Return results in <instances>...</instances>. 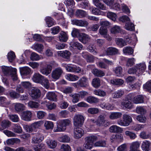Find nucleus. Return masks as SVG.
<instances>
[{"label": "nucleus", "mask_w": 151, "mask_h": 151, "mask_svg": "<svg viewBox=\"0 0 151 151\" xmlns=\"http://www.w3.org/2000/svg\"><path fill=\"white\" fill-rule=\"evenodd\" d=\"M58 64L54 61H51L46 65V66L40 70V72L42 74L47 76L51 73L52 68L57 67Z\"/></svg>", "instance_id": "obj_1"}, {"label": "nucleus", "mask_w": 151, "mask_h": 151, "mask_svg": "<svg viewBox=\"0 0 151 151\" xmlns=\"http://www.w3.org/2000/svg\"><path fill=\"white\" fill-rule=\"evenodd\" d=\"M71 124L70 121L68 119L62 120L59 122L57 127H55L54 131L55 132L64 131L66 129V126Z\"/></svg>", "instance_id": "obj_2"}, {"label": "nucleus", "mask_w": 151, "mask_h": 151, "mask_svg": "<svg viewBox=\"0 0 151 151\" xmlns=\"http://www.w3.org/2000/svg\"><path fill=\"white\" fill-rule=\"evenodd\" d=\"M98 139L97 137L92 135L86 137L85 139V142L84 145V147L87 149H90L93 146L94 142Z\"/></svg>", "instance_id": "obj_3"}, {"label": "nucleus", "mask_w": 151, "mask_h": 151, "mask_svg": "<svg viewBox=\"0 0 151 151\" xmlns=\"http://www.w3.org/2000/svg\"><path fill=\"white\" fill-rule=\"evenodd\" d=\"M134 96L133 93L129 94L127 96L128 99L123 100L121 102V105L124 108L130 109L132 107V104L131 101V100Z\"/></svg>", "instance_id": "obj_4"}, {"label": "nucleus", "mask_w": 151, "mask_h": 151, "mask_svg": "<svg viewBox=\"0 0 151 151\" xmlns=\"http://www.w3.org/2000/svg\"><path fill=\"white\" fill-rule=\"evenodd\" d=\"M62 66L65 67L66 70L69 72L79 73L81 70L80 68L76 65L63 64Z\"/></svg>", "instance_id": "obj_5"}, {"label": "nucleus", "mask_w": 151, "mask_h": 151, "mask_svg": "<svg viewBox=\"0 0 151 151\" xmlns=\"http://www.w3.org/2000/svg\"><path fill=\"white\" fill-rule=\"evenodd\" d=\"M63 71L60 67L57 68L53 70L51 75L54 81L58 79L63 74Z\"/></svg>", "instance_id": "obj_6"}, {"label": "nucleus", "mask_w": 151, "mask_h": 151, "mask_svg": "<svg viewBox=\"0 0 151 151\" xmlns=\"http://www.w3.org/2000/svg\"><path fill=\"white\" fill-rule=\"evenodd\" d=\"M84 119L83 116L81 114H77L73 119L74 125L75 126H81L83 124Z\"/></svg>", "instance_id": "obj_7"}, {"label": "nucleus", "mask_w": 151, "mask_h": 151, "mask_svg": "<svg viewBox=\"0 0 151 151\" xmlns=\"http://www.w3.org/2000/svg\"><path fill=\"white\" fill-rule=\"evenodd\" d=\"M99 32L101 35L108 41H110L111 40V37L108 33V30L106 27L101 26L99 28Z\"/></svg>", "instance_id": "obj_8"}, {"label": "nucleus", "mask_w": 151, "mask_h": 151, "mask_svg": "<svg viewBox=\"0 0 151 151\" xmlns=\"http://www.w3.org/2000/svg\"><path fill=\"white\" fill-rule=\"evenodd\" d=\"M71 23L73 25L82 27H86L88 24V22L86 21L76 19H71Z\"/></svg>", "instance_id": "obj_9"}, {"label": "nucleus", "mask_w": 151, "mask_h": 151, "mask_svg": "<svg viewBox=\"0 0 151 151\" xmlns=\"http://www.w3.org/2000/svg\"><path fill=\"white\" fill-rule=\"evenodd\" d=\"M44 138V136L42 134L37 133L32 137V142L34 144L39 143L43 140Z\"/></svg>", "instance_id": "obj_10"}, {"label": "nucleus", "mask_w": 151, "mask_h": 151, "mask_svg": "<svg viewBox=\"0 0 151 151\" xmlns=\"http://www.w3.org/2000/svg\"><path fill=\"white\" fill-rule=\"evenodd\" d=\"M74 137L76 139L81 138L83 135L84 131L83 129L79 128H75L74 130Z\"/></svg>", "instance_id": "obj_11"}, {"label": "nucleus", "mask_w": 151, "mask_h": 151, "mask_svg": "<svg viewBox=\"0 0 151 151\" xmlns=\"http://www.w3.org/2000/svg\"><path fill=\"white\" fill-rule=\"evenodd\" d=\"M135 66L137 69V72L139 74H142L146 69V64L144 62L136 64Z\"/></svg>", "instance_id": "obj_12"}, {"label": "nucleus", "mask_w": 151, "mask_h": 151, "mask_svg": "<svg viewBox=\"0 0 151 151\" xmlns=\"http://www.w3.org/2000/svg\"><path fill=\"white\" fill-rule=\"evenodd\" d=\"M90 40L89 36L84 33H81L80 35L78 40L82 43L85 44L88 42Z\"/></svg>", "instance_id": "obj_13"}, {"label": "nucleus", "mask_w": 151, "mask_h": 151, "mask_svg": "<svg viewBox=\"0 0 151 151\" xmlns=\"http://www.w3.org/2000/svg\"><path fill=\"white\" fill-rule=\"evenodd\" d=\"M58 56L61 57L63 58L67 59L70 58L71 55L70 52L68 50L58 51L57 52Z\"/></svg>", "instance_id": "obj_14"}, {"label": "nucleus", "mask_w": 151, "mask_h": 151, "mask_svg": "<svg viewBox=\"0 0 151 151\" xmlns=\"http://www.w3.org/2000/svg\"><path fill=\"white\" fill-rule=\"evenodd\" d=\"M20 72L22 76L29 75L31 73V69L28 67L25 66L19 68Z\"/></svg>", "instance_id": "obj_15"}, {"label": "nucleus", "mask_w": 151, "mask_h": 151, "mask_svg": "<svg viewBox=\"0 0 151 151\" xmlns=\"http://www.w3.org/2000/svg\"><path fill=\"white\" fill-rule=\"evenodd\" d=\"M41 92L39 89L37 88H34L31 91V96L33 99H36L40 96Z\"/></svg>", "instance_id": "obj_16"}, {"label": "nucleus", "mask_w": 151, "mask_h": 151, "mask_svg": "<svg viewBox=\"0 0 151 151\" xmlns=\"http://www.w3.org/2000/svg\"><path fill=\"white\" fill-rule=\"evenodd\" d=\"M44 77V76L41 75L40 74L36 73L33 75L32 78V79L34 82L40 83Z\"/></svg>", "instance_id": "obj_17"}, {"label": "nucleus", "mask_w": 151, "mask_h": 151, "mask_svg": "<svg viewBox=\"0 0 151 151\" xmlns=\"http://www.w3.org/2000/svg\"><path fill=\"white\" fill-rule=\"evenodd\" d=\"M106 52L107 55H115L118 53V50L115 47H110L106 49Z\"/></svg>", "instance_id": "obj_18"}, {"label": "nucleus", "mask_w": 151, "mask_h": 151, "mask_svg": "<svg viewBox=\"0 0 151 151\" xmlns=\"http://www.w3.org/2000/svg\"><path fill=\"white\" fill-rule=\"evenodd\" d=\"M124 94V90L119 89L114 92L112 94L114 98H119L123 96Z\"/></svg>", "instance_id": "obj_19"}, {"label": "nucleus", "mask_w": 151, "mask_h": 151, "mask_svg": "<svg viewBox=\"0 0 151 151\" xmlns=\"http://www.w3.org/2000/svg\"><path fill=\"white\" fill-rule=\"evenodd\" d=\"M86 101L91 104H96L99 102V99L93 96H90L87 97Z\"/></svg>", "instance_id": "obj_20"}, {"label": "nucleus", "mask_w": 151, "mask_h": 151, "mask_svg": "<svg viewBox=\"0 0 151 151\" xmlns=\"http://www.w3.org/2000/svg\"><path fill=\"white\" fill-rule=\"evenodd\" d=\"M122 31V29L121 27L117 25L113 26L110 29V32L113 34H116L120 33Z\"/></svg>", "instance_id": "obj_21"}, {"label": "nucleus", "mask_w": 151, "mask_h": 151, "mask_svg": "<svg viewBox=\"0 0 151 151\" xmlns=\"http://www.w3.org/2000/svg\"><path fill=\"white\" fill-rule=\"evenodd\" d=\"M109 131L112 133H121L123 131L122 129L116 125H113L109 129Z\"/></svg>", "instance_id": "obj_22"}, {"label": "nucleus", "mask_w": 151, "mask_h": 151, "mask_svg": "<svg viewBox=\"0 0 151 151\" xmlns=\"http://www.w3.org/2000/svg\"><path fill=\"white\" fill-rule=\"evenodd\" d=\"M65 77L68 80L72 81H76L79 78V77L78 76L70 73L66 74Z\"/></svg>", "instance_id": "obj_23"}, {"label": "nucleus", "mask_w": 151, "mask_h": 151, "mask_svg": "<svg viewBox=\"0 0 151 151\" xmlns=\"http://www.w3.org/2000/svg\"><path fill=\"white\" fill-rule=\"evenodd\" d=\"M140 145V143L137 141L132 142L130 146V150L129 151H140L137 150Z\"/></svg>", "instance_id": "obj_24"}, {"label": "nucleus", "mask_w": 151, "mask_h": 151, "mask_svg": "<svg viewBox=\"0 0 151 151\" xmlns=\"http://www.w3.org/2000/svg\"><path fill=\"white\" fill-rule=\"evenodd\" d=\"M78 83L81 87H86L88 85L87 79L85 77L82 78L78 81Z\"/></svg>", "instance_id": "obj_25"}, {"label": "nucleus", "mask_w": 151, "mask_h": 151, "mask_svg": "<svg viewBox=\"0 0 151 151\" xmlns=\"http://www.w3.org/2000/svg\"><path fill=\"white\" fill-rule=\"evenodd\" d=\"M92 72L95 76L98 77H101L105 75V73L103 71L96 68L93 69Z\"/></svg>", "instance_id": "obj_26"}, {"label": "nucleus", "mask_w": 151, "mask_h": 151, "mask_svg": "<svg viewBox=\"0 0 151 151\" xmlns=\"http://www.w3.org/2000/svg\"><path fill=\"white\" fill-rule=\"evenodd\" d=\"M15 110L17 112H20L26 109L25 106L22 104L19 103L14 104Z\"/></svg>", "instance_id": "obj_27"}, {"label": "nucleus", "mask_w": 151, "mask_h": 151, "mask_svg": "<svg viewBox=\"0 0 151 151\" xmlns=\"http://www.w3.org/2000/svg\"><path fill=\"white\" fill-rule=\"evenodd\" d=\"M1 69L2 71L5 75H6L12 72L13 71L12 70V69L15 68H12L11 67L3 66L1 67Z\"/></svg>", "instance_id": "obj_28"}, {"label": "nucleus", "mask_w": 151, "mask_h": 151, "mask_svg": "<svg viewBox=\"0 0 151 151\" xmlns=\"http://www.w3.org/2000/svg\"><path fill=\"white\" fill-rule=\"evenodd\" d=\"M110 83L114 85L120 86L124 83V81L119 78L114 79L111 80Z\"/></svg>", "instance_id": "obj_29"}, {"label": "nucleus", "mask_w": 151, "mask_h": 151, "mask_svg": "<svg viewBox=\"0 0 151 151\" xmlns=\"http://www.w3.org/2000/svg\"><path fill=\"white\" fill-rule=\"evenodd\" d=\"M59 40L60 42H65L68 39V36L66 32H61L59 36Z\"/></svg>", "instance_id": "obj_30"}, {"label": "nucleus", "mask_w": 151, "mask_h": 151, "mask_svg": "<svg viewBox=\"0 0 151 151\" xmlns=\"http://www.w3.org/2000/svg\"><path fill=\"white\" fill-rule=\"evenodd\" d=\"M133 102L135 104L142 103L144 102V97L142 95H139L134 97Z\"/></svg>", "instance_id": "obj_31"}, {"label": "nucleus", "mask_w": 151, "mask_h": 151, "mask_svg": "<svg viewBox=\"0 0 151 151\" xmlns=\"http://www.w3.org/2000/svg\"><path fill=\"white\" fill-rule=\"evenodd\" d=\"M150 142L147 140L143 141L141 146L142 149L144 151H149L150 150Z\"/></svg>", "instance_id": "obj_32"}, {"label": "nucleus", "mask_w": 151, "mask_h": 151, "mask_svg": "<svg viewBox=\"0 0 151 151\" xmlns=\"http://www.w3.org/2000/svg\"><path fill=\"white\" fill-rule=\"evenodd\" d=\"M47 98L51 101H56L57 100V96L53 92H48L46 94Z\"/></svg>", "instance_id": "obj_33"}, {"label": "nucleus", "mask_w": 151, "mask_h": 151, "mask_svg": "<svg viewBox=\"0 0 151 151\" xmlns=\"http://www.w3.org/2000/svg\"><path fill=\"white\" fill-rule=\"evenodd\" d=\"M33 148L35 151H43L45 149V146L44 144L41 143L37 145H34Z\"/></svg>", "instance_id": "obj_34"}, {"label": "nucleus", "mask_w": 151, "mask_h": 151, "mask_svg": "<svg viewBox=\"0 0 151 151\" xmlns=\"http://www.w3.org/2000/svg\"><path fill=\"white\" fill-rule=\"evenodd\" d=\"M100 106L102 109L109 110H112L114 108V106L111 104L109 103H106L105 102L101 103Z\"/></svg>", "instance_id": "obj_35"}, {"label": "nucleus", "mask_w": 151, "mask_h": 151, "mask_svg": "<svg viewBox=\"0 0 151 151\" xmlns=\"http://www.w3.org/2000/svg\"><path fill=\"white\" fill-rule=\"evenodd\" d=\"M86 15V12L82 10L78 9L75 12V15L79 18H82L85 17Z\"/></svg>", "instance_id": "obj_36"}, {"label": "nucleus", "mask_w": 151, "mask_h": 151, "mask_svg": "<svg viewBox=\"0 0 151 151\" xmlns=\"http://www.w3.org/2000/svg\"><path fill=\"white\" fill-rule=\"evenodd\" d=\"M20 140L18 139L14 138L7 139L6 141L7 144L8 145H13L15 143H20Z\"/></svg>", "instance_id": "obj_37"}, {"label": "nucleus", "mask_w": 151, "mask_h": 151, "mask_svg": "<svg viewBox=\"0 0 151 151\" xmlns=\"http://www.w3.org/2000/svg\"><path fill=\"white\" fill-rule=\"evenodd\" d=\"M105 117L104 115H101L98 117L96 121L95 122L96 124L98 126H100L101 124L104 123L105 120Z\"/></svg>", "instance_id": "obj_38"}, {"label": "nucleus", "mask_w": 151, "mask_h": 151, "mask_svg": "<svg viewBox=\"0 0 151 151\" xmlns=\"http://www.w3.org/2000/svg\"><path fill=\"white\" fill-rule=\"evenodd\" d=\"M123 121L125 122L126 126H128L132 121L131 117L125 114L123 115Z\"/></svg>", "instance_id": "obj_39"}, {"label": "nucleus", "mask_w": 151, "mask_h": 151, "mask_svg": "<svg viewBox=\"0 0 151 151\" xmlns=\"http://www.w3.org/2000/svg\"><path fill=\"white\" fill-rule=\"evenodd\" d=\"M32 47L34 49L38 52L41 53L44 48V46L41 44H36L32 46Z\"/></svg>", "instance_id": "obj_40"}, {"label": "nucleus", "mask_w": 151, "mask_h": 151, "mask_svg": "<svg viewBox=\"0 0 151 151\" xmlns=\"http://www.w3.org/2000/svg\"><path fill=\"white\" fill-rule=\"evenodd\" d=\"M46 24L48 27H50L55 24L54 20L50 17H47L46 18Z\"/></svg>", "instance_id": "obj_41"}, {"label": "nucleus", "mask_w": 151, "mask_h": 151, "mask_svg": "<svg viewBox=\"0 0 151 151\" xmlns=\"http://www.w3.org/2000/svg\"><path fill=\"white\" fill-rule=\"evenodd\" d=\"M126 43H127L129 44L132 42V41L136 40V36L134 35H128L125 38Z\"/></svg>", "instance_id": "obj_42"}, {"label": "nucleus", "mask_w": 151, "mask_h": 151, "mask_svg": "<svg viewBox=\"0 0 151 151\" xmlns=\"http://www.w3.org/2000/svg\"><path fill=\"white\" fill-rule=\"evenodd\" d=\"M123 51L125 54L131 55L133 53L134 50L131 47L127 46L124 48Z\"/></svg>", "instance_id": "obj_43"}, {"label": "nucleus", "mask_w": 151, "mask_h": 151, "mask_svg": "<svg viewBox=\"0 0 151 151\" xmlns=\"http://www.w3.org/2000/svg\"><path fill=\"white\" fill-rule=\"evenodd\" d=\"M114 71L116 75L118 77L122 76L123 75L122 68L120 66L116 67L114 70Z\"/></svg>", "instance_id": "obj_44"}, {"label": "nucleus", "mask_w": 151, "mask_h": 151, "mask_svg": "<svg viewBox=\"0 0 151 151\" xmlns=\"http://www.w3.org/2000/svg\"><path fill=\"white\" fill-rule=\"evenodd\" d=\"M11 122L7 120H4L1 122V126L2 129L1 128L0 130H2L9 127L11 125Z\"/></svg>", "instance_id": "obj_45"}, {"label": "nucleus", "mask_w": 151, "mask_h": 151, "mask_svg": "<svg viewBox=\"0 0 151 151\" xmlns=\"http://www.w3.org/2000/svg\"><path fill=\"white\" fill-rule=\"evenodd\" d=\"M116 42L117 45L121 47H122L127 45L126 42L122 38H116Z\"/></svg>", "instance_id": "obj_46"}, {"label": "nucleus", "mask_w": 151, "mask_h": 151, "mask_svg": "<svg viewBox=\"0 0 151 151\" xmlns=\"http://www.w3.org/2000/svg\"><path fill=\"white\" fill-rule=\"evenodd\" d=\"M100 80L99 78H95L93 79L92 85L95 88L99 87L101 85Z\"/></svg>", "instance_id": "obj_47"}, {"label": "nucleus", "mask_w": 151, "mask_h": 151, "mask_svg": "<svg viewBox=\"0 0 151 151\" xmlns=\"http://www.w3.org/2000/svg\"><path fill=\"white\" fill-rule=\"evenodd\" d=\"M58 140L63 142H68L70 140V138L67 135H65L58 138Z\"/></svg>", "instance_id": "obj_48"}, {"label": "nucleus", "mask_w": 151, "mask_h": 151, "mask_svg": "<svg viewBox=\"0 0 151 151\" xmlns=\"http://www.w3.org/2000/svg\"><path fill=\"white\" fill-rule=\"evenodd\" d=\"M90 10L91 11L92 14L95 15H103L104 14L103 12L95 7L91 8Z\"/></svg>", "instance_id": "obj_49"}, {"label": "nucleus", "mask_w": 151, "mask_h": 151, "mask_svg": "<svg viewBox=\"0 0 151 151\" xmlns=\"http://www.w3.org/2000/svg\"><path fill=\"white\" fill-rule=\"evenodd\" d=\"M46 89H48L50 86V83L48 80L45 77L40 83Z\"/></svg>", "instance_id": "obj_50"}, {"label": "nucleus", "mask_w": 151, "mask_h": 151, "mask_svg": "<svg viewBox=\"0 0 151 151\" xmlns=\"http://www.w3.org/2000/svg\"><path fill=\"white\" fill-rule=\"evenodd\" d=\"M107 17L112 20L115 21L116 19L117 15L114 12H109L107 14Z\"/></svg>", "instance_id": "obj_51"}, {"label": "nucleus", "mask_w": 151, "mask_h": 151, "mask_svg": "<svg viewBox=\"0 0 151 151\" xmlns=\"http://www.w3.org/2000/svg\"><path fill=\"white\" fill-rule=\"evenodd\" d=\"M47 143L49 147L51 148H55L57 145L56 142L52 140L47 141Z\"/></svg>", "instance_id": "obj_52"}, {"label": "nucleus", "mask_w": 151, "mask_h": 151, "mask_svg": "<svg viewBox=\"0 0 151 151\" xmlns=\"http://www.w3.org/2000/svg\"><path fill=\"white\" fill-rule=\"evenodd\" d=\"M71 45L73 48H76L79 50L82 49L83 45L78 42H73L71 43Z\"/></svg>", "instance_id": "obj_53"}, {"label": "nucleus", "mask_w": 151, "mask_h": 151, "mask_svg": "<svg viewBox=\"0 0 151 151\" xmlns=\"http://www.w3.org/2000/svg\"><path fill=\"white\" fill-rule=\"evenodd\" d=\"M101 110L96 107H91L88 109V112L89 113H98L100 112Z\"/></svg>", "instance_id": "obj_54"}, {"label": "nucleus", "mask_w": 151, "mask_h": 151, "mask_svg": "<svg viewBox=\"0 0 151 151\" xmlns=\"http://www.w3.org/2000/svg\"><path fill=\"white\" fill-rule=\"evenodd\" d=\"M8 59L10 62H12L15 58V55L13 51H10L8 54Z\"/></svg>", "instance_id": "obj_55"}, {"label": "nucleus", "mask_w": 151, "mask_h": 151, "mask_svg": "<svg viewBox=\"0 0 151 151\" xmlns=\"http://www.w3.org/2000/svg\"><path fill=\"white\" fill-rule=\"evenodd\" d=\"M81 33H80L79 29L74 28L71 32V35L73 37H78L79 38V36Z\"/></svg>", "instance_id": "obj_56"}, {"label": "nucleus", "mask_w": 151, "mask_h": 151, "mask_svg": "<svg viewBox=\"0 0 151 151\" xmlns=\"http://www.w3.org/2000/svg\"><path fill=\"white\" fill-rule=\"evenodd\" d=\"M44 126L46 129H52L54 125L52 122L47 121L44 124Z\"/></svg>", "instance_id": "obj_57"}, {"label": "nucleus", "mask_w": 151, "mask_h": 151, "mask_svg": "<svg viewBox=\"0 0 151 151\" xmlns=\"http://www.w3.org/2000/svg\"><path fill=\"white\" fill-rule=\"evenodd\" d=\"M137 69L135 65L133 67L129 69L128 73L130 74H135L137 75H139L137 72Z\"/></svg>", "instance_id": "obj_58"}, {"label": "nucleus", "mask_w": 151, "mask_h": 151, "mask_svg": "<svg viewBox=\"0 0 151 151\" xmlns=\"http://www.w3.org/2000/svg\"><path fill=\"white\" fill-rule=\"evenodd\" d=\"M144 89L151 92V80L148 81L143 86Z\"/></svg>", "instance_id": "obj_59"}, {"label": "nucleus", "mask_w": 151, "mask_h": 151, "mask_svg": "<svg viewBox=\"0 0 151 151\" xmlns=\"http://www.w3.org/2000/svg\"><path fill=\"white\" fill-rule=\"evenodd\" d=\"M106 143L104 140H100L96 142L94 145L96 147H104L106 146Z\"/></svg>", "instance_id": "obj_60"}, {"label": "nucleus", "mask_w": 151, "mask_h": 151, "mask_svg": "<svg viewBox=\"0 0 151 151\" xmlns=\"http://www.w3.org/2000/svg\"><path fill=\"white\" fill-rule=\"evenodd\" d=\"M65 4L67 7L71 8L75 5V2L73 0H65L64 1Z\"/></svg>", "instance_id": "obj_61"}, {"label": "nucleus", "mask_w": 151, "mask_h": 151, "mask_svg": "<svg viewBox=\"0 0 151 151\" xmlns=\"http://www.w3.org/2000/svg\"><path fill=\"white\" fill-rule=\"evenodd\" d=\"M61 91L65 94L71 93L73 91L72 88L70 87H68L66 88H62L61 89Z\"/></svg>", "instance_id": "obj_62"}, {"label": "nucleus", "mask_w": 151, "mask_h": 151, "mask_svg": "<svg viewBox=\"0 0 151 151\" xmlns=\"http://www.w3.org/2000/svg\"><path fill=\"white\" fill-rule=\"evenodd\" d=\"M14 129V132L18 134H20L22 132L21 127L19 124H17L15 125Z\"/></svg>", "instance_id": "obj_63"}, {"label": "nucleus", "mask_w": 151, "mask_h": 151, "mask_svg": "<svg viewBox=\"0 0 151 151\" xmlns=\"http://www.w3.org/2000/svg\"><path fill=\"white\" fill-rule=\"evenodd\" d=\"M61 151H71L70 147L68 145L63 144L61 146Z\"/></svg>", "instance_id": "obj_64"}]
</instances>
